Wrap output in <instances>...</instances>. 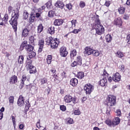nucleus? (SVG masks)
Instances as JSON below:
<instances>
[{"instance_id":"nucleus-38","label":"nucleus","mask_w":130,"mask_h":130,"mask_svg":"<svg viewBox=\"0 0 130 130\" xmlns=\"http://www.w3.org/2000/svg\"><path fill=\"white\" fill-rule=\"evenodd\" d=\"M82 31V28H79V29H74L73 31L71 32V33H74V34H78L79 32Z\"/></svg>"},{"instance_id":"nucleus-24","label":"nucleus","mask_w":130,"mask_h":130,"mask_svg":"<svg viewBox=\"0 0 130 130\" xmlns=\"http://www.w3.org/2000/svg\"><path fill=\"white\" fill-rule=\"evenodd\" d=\"M66 122L67 124H73L74 123V120L71 118H68L66 119Z\"/></svg>"},{"instance_id":"nucleus-15","label":"nucleus","mask_w":130,"mask_h":130,"mask_svg":"<svg viewBox=\"0 0 130 130\" xmlns=\"http://www.w3.org/2000/svg\"><path fill=\"white\" fill-rule=\"evenodd\" d=\"M10 84H16L18 82V77L16 75H14L10 79Z\"/></svg>"},{"instance_id":"nucleus-53","label":"nucleus","mask_w":130,"mask_h":130,"mask_svg":"<svg viewBox=\"0 0 130 130\" xmlns=\"http://www.w3.org/2000/svg\"><path fill=\"white\" fill-rule=\"evenodd\" d=\"M66 7L68 9V10H71L72 9V4H68L66 5Z\"/></svg>"},{"instance_id":"nucleus-21","label":"nucleus","mask_w":130,"mask_h":130,"mask_svg":"<svg viewBox=\"0 0 130 130\" xmlns=\"http://www.w3.org/2000/svg\"><path fill=\"white\" fill-rule=\"evenodd\" d=\"M52 40H53V39L51 37L47 38L45 40L46 45H50V44H51V42H52Z\"/></svg>"},{"instance_id":"nucleus-56","label":"nucleus","mask_w":130,"mask_h":130,"mask_svg":"<svg viewBox=\"0 0 130 130\" xmlns=\"http://www.w3.org/2000/svg\"><path fill=\"white\" fill-rule=\"evenodd\" d=\"M61 79H63V78H66V72H63L61 74Z\"/></svg>"},{"instance_id":"nucleus-36","label":"nucleus","mask_w":130,"mask_h":130,"mask_svg":"<svg viewBox=\"0 0 130 130\" xmlns=\"http://www.w3.org/2000/svg\"><path fill=\"white\" fill-rule=\"evenodd\" d=\"M92 54L94 56H99V54H100V53L99 52V51H98V50H93V51L92 52Z\"/></svg>"},{"instance_id":"nucleus-2","label":"nucleus","mask_w":130,"mask_h":130,"mask_svg":"<svg viewBox=\"0 0 130 130\" xmlns=\"http://www.w3.org/2000/svg\"><path fill=\"white\" fill-rule=\"evenodd\" d=\"M95 22L94 29L96 34H98V35H102V34L104 33V27L103 25L101 24V23H100V20L98 17L95 19Z\"/></svg>"},{"instance_id":"nucleus-39","label":"nucleus","mask_w":130,"mask_h":130,"mask_svg":"<svg viewBox=\"0 0 130 130\" xmlns=\"http://www.w3.org/2000/svg\"><path fill=\"white\" fill-rule=\"evenodd\" d=\"M79 7L80 8H85L86 7V4L83 1H81L79 4Z\"/></svg>"},{"instance_id":"nucleus-32","label":"nucleus","mask_w":130,"mask_h":130,"mask_svg":"<svg viewBox=\"0 0 130 130\" xmlns=\"http://www.w3.org/2000/svg\"><path fill=\"white\" fill-rule=\"evenodd\" d=\"M23 62H24V57L23 56H19V57L18 59V63L22 64H23Z\"/></svg>"},{"instance_id":"nucleus-61","label":"nucleus","mask_w":130,"mask_h":130,"mask_svg":"<svg viewBox=\"0 0 130 130\" xmlns=\"http://www.w3.org/2000/svg\"><path fill=\"white\" fill-rule=\"evenodd\" d=\"M12 6H9V8H8V12L9 13H11L12 12Z\"/></svg>"},{"instance_id":"nucleus-60","label":"nucleus","mask_w":130,"mask_h":130,"mask_svg":"<svg viewBox=\"0 0 130 130\" xmlns=\"http://www.w3.org/2000/svg\"><path fill=\"white\" fill-rule=\"evenodd\" d=\"M51 73H52L53 74H54V73H55L56 72V70L55 69V68H52L51 70Z\"/></svg>"},{"instance_id":"nucleus-16","label":"nucleus","mask_w":130,"mask_h":130,"mask_svg":"<svg viewBox=\"0 0 130 130\" xmlns=\"http://www.w3.org/2000/svg\"><path fill=\"white\" fill-rule=\"evenodd\" d=\"M63 23V21L62 19H55L54 21V25H55V26H60V25H62Z\"/></svg>"},{"instance_id":"nucleus-22","label":"nucleus","mask_w":130,"mask_h":130,"mask_svg":"<svg viewBox=\"0 0 130 130\" xmlns=\"http://www.w3.org/2000/svg\"><path fill=\"white\" fill-rule=\"evenodd\" d=\"M29 35V30L27 28H25L22 31V36L23 37H27Z\"/></svg>"},{"instance_id":"nucleus-58","label":"nucleus","mask_w":130,"mask_h":130,"mask_svg":"<svg viewBox=\"0 0 130 130\" xmlns=\"http://www.w3.org/2000/svg\"><path fill=\"white\" fill-rule=\"evenodd\" d=\"M128 18H129V17L128 16V15L127 14H125L123 17V19L124 20H128Z\"/></svg>"},{"instance_id":"nucleus-25","label":"nucleus","mask_w":130,"mask_h":130,"mask_svg":"<svg viewBox=\"0 0 130 130\" xmlns=\"http://www.w3.org/2000/svg\"><path fill=\"white\" fill-rule=\"evenodd\" d=\"M22 79H21V83L20 84V86L21 87V88L22 87H24V83H25V81H26V80L27 79V77H26L25 76V75L22 76Z\"/></svg>"},{"instance_id":"nucleus-9","label":"nucleus","mask_w":130,"mask_h":130,"mask_svg":"<svg viewBox=\"0 0 130 130\" xmlns=\"http://www.w3.org/2000/svg\"><path fill=\"white\" fill-rule=\"evenodd\" d=\"M60 55L63 57H66L68 55V51L66 47H62L60 49Z\"/></svg>"},{"instance_id":"nucleus-18","label":"nucleus","mask_w":130,"mask_h":130,"mask_svg":"<svg viewBox=\"0 0 130 130\" xmlns=\"http://www.w3.org/2000/svg\"><path fill=\"white\" fill-rule=\"evenodd\" d=\"M70 85L73 87H76L78 85V79L76 78H72L70 80Z\"/></svg>"},{"instance_id":"nucleus-46","label":"nucleus","mask_w":130,"mask_h":130,"mask_svg":"<svg viewBox=\"0 0 130 130\" xmlns=\"http://www.w3.org/2000/svg\"><path fill=\"white\" fill-rule=\"evenodd\" d=\"M117 56H118V57H122L123 56V54L120 51H118L117 52Z\"/></svg>"},{"instance_id":"nucleus-17","label":"nucleus","mask_w":130,"mask_h":130,"mask_svg":"<svg viewBox=\"0 0 130 130\" xmlns=\"http://www.w3.org/2000/svg\"><path fill=\"white\" fill-rule=\"evenodd\" d=\"M100 84L102 87L107 86V79L104 78L101 79L100 81Z\"/></svg>"},{"instance_id":"nucleus-45","label":"nucleus","mask_w":130,"mask_h":130,"mask_svg":"<svg viewBox=\"0 0 130 130\" xmlns=\"http://www.w3.org/2000/svg\"><path fill=\"white\" fill-rule=\"evenodd\" d=\"M60 109L62 111H66L67 110V107L64 105L60 106Z\"/></svg>"},{"instance_id":"nucleus-13","label":"nucleus","mask_w":130,"mask_h":130,"mask_svg":"<svg viewBox=\"0 0 130 130\" xmlns=\"http://www.w3.org/2000/svg\"><path fill=\"white\" fill-rule=\"evenodd\" d=\"M94 50L89 47L85 48L84 53L85 54H87V55H90V54H93V51Z\"/></svg>"},{"instance_id":"nucleus-11","label":"nucleus","mask_w":130,"mask_h":130,"mask_svg":"<svg viewBox=\"0 0 130 130\" xmlns=\"http://www.w3.org/2000/svg\"><path fill=\"white\" fill-rule=\"evenodd\" d=\"M39 50L38 52H41L42 49H43V46H44V40L41 39L39 41Z\"/></svg>"},{"instance_id":"nucleus-43","label":"nucleus","mask_w":130,"mask_h":130,"mask_svg":"<svg viewBox=\"0 0 130 130\" xmlns=\"http://www.w3.org/2000/svg\"><path fill=\"white\" fill-rule=\"evenodd\" d=\"M34 20H35V15H30V18H29V21L33 23L34 22Z\"/></svg>"},{"instance_id":"nucleus-64","label":"nucleus","mask_w":130,"mask_h":130,"mask_svg":"<svg viewBox=\"0 0 130 130\" xmlns=\"http://www.w3.org/2000/svg\"><path fill=\"white\" fill-rule=\"evenodd\" d=\"M106 114H107L108 115H109V114H110V109H107L106 111Z\"/></svg>"},{"instance_id":"nucleus-26","label":"nucleus","mask_w":130,"mask_h":130,"mask_svg":"<svg viewBox=\"0 0 130 130\" xmlns=\"http://www.w3.org/2000/svg\"><path fill=\"white\" fill-rule=\"evenodd\" d=\"M54 29V26H51L48 28V31L50 34H54L55 31Z\"/></svg>"},{"instance_id":"nucleus-27","label":"nucleus","mask_w":130,"mask_h":130,"mask_svg":"<svg viewBox=\"0 0 130 130\" xmlns=\"http://www.w3.org/2000/svg\"><path fill=\"white\" fill-rule=\"evenodd\" d=\"M76 55H77V51L76 50H73L71 52L70 57L73 59L74 58V57L76 56Z\"/></svg>"},{"instance_id":"nucleus-4","label":"nucleus","mask_w":130,"mask_h":130,"mask_svg":"<svg viewBox=\"0 0 130 130\" xmlns=\"http://www.w3.org/2000/svg\"><path fill=\"white\" fill-rule=\"evenodd\" d=\"M119 122H120V119L118 117H116L112 121L110 120H107L106 121V123L109 126H111L112 127H114L115 125H117L119 124Z\"/></svg>"},{"instance_id":"nucleus-7","label":"nucleus","mask_w":130,"mask_h":130,"mask_svg":"<svg viewBox=\"0 0 130 130\" xmlns=\"http://www.w3.org/2000/svg\"><path fill=\"white\" fill-rule=\"evenodd\" d=\"M84 90L86 91V94H90L92 93V91L94 90V86L91 84H86L84 87Z\"/></svg>"},{"instance_id":"nucleus-40","label":"nucleus","mask_w":130,"mask_h":130,"mask_svg":"<svg viewBox=\"0 0 130 130\" xmlns=\"http://www.w3.org/2000/svg\"><path fill=\"white\" fill-rule=\"evenodd\" d=\"M41 83L42 85L46 84L47 83V79L46 78H44L41 80Z\"/></svg>"},{"instance_id":"nucleus-19","label":"nucleus","mask_w":130,"mask_h":130,"mask_svg":"<svg viewBox=\"0 0 130 130\" xmlns=\"http://www.w3.org/2000/svg\"><path fill=\"white\" fill-rule=\"evenodd\" d=\"M55 7L56 8H59L60 9H63V7H64V4H63V3L60 2V1H58L55 4Z\"/></svg>"},{"instance_id":"nucleus-12","label":"nucleus","mask_w":130,"mask_h":130,"mask_svg":"<svg viewBox=\"0 0 130 130\" xmlns=\"http://www.w3.org/2000/svg\"><path fill=\"white\" fill-rule=\"evenodd\" d=\"M114 25H116V26H119V27L122 26V21L121 20V18H120V17L115 18L114 21Z\"/></svg>"},{"instance_id":"nucleus-37","label":"nucleus","mask_w":130,"mask_h":130,"mask_svg":"<svg viewBox=\"0 0 130 130\" xmlns=\"http://www.w3.org/2000/svg\"><path fill=\"white\" fill-rule=\"evenodd\" d=\"M46 6L47 9H51L52 8V5L51 4V2H48L46 4Z\"/></svg>"},{"instance_id":"nucleus-23","label":"nucleus","mask_w":130,"mask_h":130,"mask_svg":"<svg viewBox=\"0 0 130 130\" xmlns=\"http://www.w3.org/2000/svg\"><path fill=\"white\" fill-rule=\"evenodd\" d=\"M76 63L78 64V66H81L82 65V58H81V56H77L76 58Z\"/></svg>"},{"instance_id":"nucleus-5","label":"nucleus","mask_w":130,"mask_h":130,"mask_svg":"<svg viewBox=\"0 0 130 130\" xmlns=\"http://www.w3.org/2000/svg\"><path fill=\"white\" fill-rule=\"evenodd\" d=\"M107 103L106 105L107 106H114L116 103V98L114 95H110L107 98Z\"/></svg>"},{"instance_id":"nucleus-48","label":"nucleus","mask_w":130,"mask_h":130,"mask_svg":"<svg viewBox=\"0 0 130 130\" xmlns=\"http://www.w3.org/2000/svg\"><path fill=\"white\" fill-rule=\"evenodd\" d=\"M74 114L75 115H80L81 114V112L80 111V110H75L74 111Z\"/></svg>"},{"instance_id":"nucleus-34","label":"nucleus","mask_w":130,"mask_h":130,"mask_svg":"<svg viewBox=\"0 0 130 130\" xmlns=\"http://www.w3.org/2000/svg\"><path fill=\"white\" fill-rule=\"evenodd\" d=\"M28 17H29V13L27 12V11H24L23 13V19L26 20V19H28Z\"/></svg>"},{"instance_id":"nucleus-14","label":"nucleus","mask_w":130,"mask_h":130,"mask_svg":"<svg viewBox=\"0 0 130 130\" xmlns=\"http://www.w3.org/2000/svg\"><path fill=\"white\" fill-rule=\"evenodd\" d=\"M73 100V96L70 94H67L65 95L64 98V101L67 103H71Z\"/></svg>"},{"instance_id":"nucleus-31","label":"nucleus","mask_w":130,"mask_h":130,"mask_svg":"<svg viewBox=\"0 0 130 130\" xmlns=\"http://www.w3.org/2000/svg\"><path fill=\"white\" fill-rule=\"evenodd\" d=\"M106 40L107 42H111V40H112V37H111V35H107L106 36Z\"/></svg>"},{"instance_id":"nucleus-28","label":"nucleus","mask_w":130,"mask_h":130,"mask_svg":"<svg viewBox=\"0 0 130 130\" xmlns=\"http://www.w3.org/2000/svg\"><path fill=\"white\" fill-rule=\"evenodd\" d=\"M27 41H24L20 45V49L21 50H23V49H24V47H25V48H26V46H27Z\"/></svg>"},{"instance_id":"nucleus-57","label":"nucleus","mask_w":130,"mask_h":130,"mask_svg":"<svg viewBox=\"0 0 130 130\" xmlns=\"http://www.w3.org/2000/svg\"><path fill=\"white\" fill-rule=\"evenodd\" d=\"M29 55H30V56H31L32 57V58L33 57H34L35 56H36V53H35V52H31L30 54H29Z\"/></svg>"},{"instance_id":"nucleus-29","label":"nucleus","mask_w":130,"mask_h":130,"mask_svg":"<svg viewBox=\"0 0 130 130\" xmlns=\"http://www.w3.org/2000/svg\"><path fill=\"white\" fill-rule=\"evenodd\" d=\"M84 72H79L78 73V74L77 75V77L78 79H83V78H84Z\"/></svg>"},{"instance_id":"nucleus-55","label":"nucleus","mask_w":130,"mask_h":130,"mask_svg":"<svg viewBox=\"0 0 130 130\" xmlns=\"http://www.w3.org/2000/svg\"><path fill=\"white\" fill-rule=\"evenodd\" d=\"M105 6L107 7H109L110 6V1H106Z\"/></svg>"},{"instance_id":"nucleus-35","label":"nucleus","mask_w":130,"mask_h":130,"mask_svg":"<svg viewBox=\"0 0 130 130\" xmlns=\"http://www.w3.org/2000/svg\"><path fill=\"white\" fill-rule=\"evenodd\" d=\"M77 22L76 20H73L71 22H69L70 25H72V27H76V23Z\"/></svg>"},{"instance_id":"nucleus-63","label":"nucleus","mask_w":130,"mask_h":130,"mask_svg":"<svg viewBox=\"0 0 130 130\" xmlns=\"http://www.w3.org/2000/svg\"><path fill=\"white\" fill-rule=\"evenodd\" d=\"M32 58V57L30 54H29V55L27 57V60H30V59H31V58Z\"/></svg>"},{"instance_id":"nucleus-50","label":"nucleus","mask_w":130,"mask_h":130,"mask_svg":"<svg viewBox=\"0 0 130 130\" xmlns=\"http://www.w3.org/2000/svg\"><path fill=\"white\" fill-rule=\"evenodd\" d=\"M72 101L74 104H76L78 103V99H77V98H72Z\"/></svg>"},{"instance_id":"nucleus-30","label":"nucleus","mask_w":130,"mask_h":130,"mask_svg":"<svg viewBox=\"0 0 130 130\" xmlns=\"http://www.w3.org/2000/svg\"><path fill=\"white\" fill-rule=\"evenodd\" d=\"M43 31V26L42 25V24H40L38 26V33H41Z\"/></svg>"},{"instance_id":"nucleus-33","label":"nucleus","mask_w":130,"mask_h":130,"mask_svg":"<svg viewBox=\"0 0 130 130\" xmlns=\"http://www.w3.org/2000/svg\"><path fill=\"white\" fill-rule=\"evenodd\" d=\"M125 11V9L124 7H120L118 9V12L119 14L122 15V14H124V12Z\"/></svg>"},{"instance_id":"nucleus-62","label":"nucleus","mask_w":130,"mask_h":130,"mask_svg":"<svg viewBox=\"0 0 130 130\" xmlns=\"http://www.w3.org/2000/svg\"><path fill=\"white\" fill-rule=\"evenodd\" d=\"M23 128H24V125H23V124H20L19 125L20 129H23Z\"/></svg>"},{"instance_id":"nucleus-41","label":"nucleus","mask_w":130,"mask_h":130,"mask_svg":"<svg viewBox=\"0 0 130 130\" xmlns=\"http://www.w3.org/2000/svg\"><path fill=\"white\" fill-rule=\"evenodd\" d=\"M53 16H54V12H53V11H50L48 12V17L51 18L53 17Z\"/></svg>"},{"instance_id":"nucleus-51","label":"nucleus","mask_w":130,"mask_h":130,"mask_svg":"<svg viewBox=\"0 0 130 130\" xmlns=\"http://www.w3.org/2000/svg\"><path fill=\"white\" fill-rule=\"evenodd\" d=\"M116 112L118 116H120L121 115V111L120 110H116Z\"/></svg>"},{"instance_id":"nucleus-44","label":"nucleus","mask_w":130,"mask_h":130,"mask_svg":"<svg viewBox=\"0 0 130 130\" xmlns=\"http://www.w3.org/2000/svg\"><path fill=\"white\" fill-rule=\"evenodd\" d=\"M11 118L12 120V122L13 123V125H14V126H15L16 125V118H15V116L12 115Z\"/></svg>"},{"instance_id":"nucleus-6","label":"nucleus","mask_w":130,"mask_h":130,"mask_svg":"<svg viewBox=\"0 0 130 130\" xmlns=\"http://www.w3.org/2000/svg\"><path fill=\"white\" fill-rule=\"evenodd\" d=\"M26 67L30 70L29 71L30 74H35L36 73V68L32 65V60H29L26 63Z\"/></svg>"},{"instance_id":"nucleus-54","label":"nucleus","mask_w":130,"mask_h":130,"mask_svg":"<svg viewBox=\"0 0 130 130\" xmlns=\"http://www.w3.org/2000/svg\"><path fill=\"white\" fill-rule=\"evenodd\" d=\"M78 64L77 63V61H74L73 63H71V67H72V68H75V67H76V66Z\"/></svg>"},{"instance_id":"nucleus-8","label":"nucleus","mask_w":130,"mask_h":130,"mask_svg":"<svg viewBox=\"0 0 130 130\" xmlns=\"http://www.w3.org/2000/svg\"><path fill=\"white\" fill-rule=\"evenodd\" d=\"M59 40L57 39H53L52 42L51 43V47L53 49H55V48H57V46H58V44H59Z\"/></svg>"},{"instance_id":"nucleus-47","label":"nucleus","mask_w":130,"mask_h":130,"mask_svg":"<svg viewBox=\"0 0 130 130\" xmlns=\"http://www.w3.org/2000/svg\"><path fill=\"white\" fill-rule=\"evenodd\" d=\"M9 100L10 103H12V104H13V103H14V96H10L9 98Z\"/></svg>"},{"instance_id":"nucleus-20","label":"nucleus","mask_w":130,"mask_h":130,"mask_svg":"<svg viewBox=\"0 0 130 130\" xmlns=\"http://www.w3.org/2000/svg\"><path fill=\"white\" fill-rule=\"evenodd\" d=\"M33 49H34V47L31 45H27L26 46L25 50L28 52H31V51H33Z\"/></svg>"},{"instance_id":"nucleus-52","label":"nucleus","mask_w":130,"mask_h":130,"mask_svg":"<svg viewBox=\"0 0 130 130\" xmlns=\"http://www.w3.org/2000/svg\"><path fill=\"white\" fill-rule=\"evenodd\" d=\"M4 19L5 22H8V19H9V15L8 14H5Z\"/></svg>"},{"instance_id":"nucleus-10","label":"nucleus","mask_w":130,"mask_h":130,"mask_svg":"<svg viewBox=\"0 0 130 130\" xmlns=\"http://www.w3.org/2000/svg\"><path fill=\"white\" fill-rule=\"evenodd\" d=\"M120 79H121V76L119 73H116L113 75L112 80L114 82H119V81H120Z\"/></svg>"},{"instance_id":"nucleus-3","label":"nucleus","mask_w":130,"mask_h":130,"mask_svg":"<svg viewBox=\"0 0 130 130\" xmlns=\"http://www.w3.org/2000/svg\"><path fill=\"white\" fill-rule=\"evenodd\" d=\"M24 97L22 95H20L17 102V105L18 106L20 107L23 106V105H25V110L28 111L29 110V108H30V103H29V101H26L24 102Z\"/></svg>"},{"instance_id":"nucleus-42","label":"nucleus","mask_w":130,"mask_h":130,"mask_svg":"<svg viewBox=\"0 0 130 130\" xmlns=\"http://www.w3.org/2000/svg\"><path fill=\"white\" fill-rule=\"evenodd\" d=\"M34 40H35V39H34V37L33 36L29 37V41L31 44H34Z\"/></svg>"},{"instance_id":"nucleus-49","label":"nucleus","mask_w":130,"mask_h":130,"mask_svg":"<svg viewBox=\"0 0 130 130\" xmlns=\"http://www.w3.org/2000/svg\"><path fill=\"white\" fill-rule=\"evenodd\" d=\"M126 41L128 44H130V35H128L126 38Z\"/></svg>"},{"instance_id":"nucleus-1","label":"nucleus","mask_w":130,"mask_h":130,"mask_svg":"<svg viewBox=\"0 0 130 130\" xmlns=\"http://www.w3.org/2000/svg\"><path fill=\"white\" fill-rule=\"evenodd\" d=\"M20 17L19 14V10L17 9L16 10L14 11L12 14V18L9 21L10 25L12 26L15 32L17 31V26H18V20Z\"/></svg>"},{"instance_id":"nucleus-59","label":"nucleus","mask_w":130,"mask_h":130,"mask_svg":"<svg viewBox=\"0 0 130 130\" xmlns=\"http://www.w3.org/2000/svg\"><path fill=\"white\" fill-rule=\"evenodd\" d=\"M120 70L121 72H124V65H121Z\"/></svg>"}]
</instances>
